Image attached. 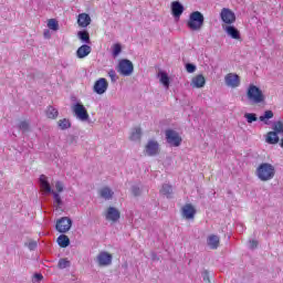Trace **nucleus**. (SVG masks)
Segmentation results:
<instances>
[{"instance_id": "7", "label": "nucleus", "mask_w": 283, "mask_h": 283, "mask_svg": "<svg viewBox=\"0 0 283 283\" xmlns=\"http://www.w3.org/2000/svg\"><path fill=\"white\" fill-rule=\"evenodd\" d=\"M55 229L59 231V233H67V231L72 229V220L70 217L60 218L56 221Z\"/></svg>"}, {"instance_id": "1", "label": "nucleus", "mask_w": 283, "mask_h": 283, "mask_svg": "<svg viewBox=\"0 0 283 283\" xmlns=\"http://www.w3.org/2000/svg\"><path fill=\"white\" fill-rule=\"evenodd\" d=\"M256 176L262 182L273 180L275 178V167L269 163H263L256 168Z\"/></svg>"}, {"instance_id": "31", "label": "nucleus", "mask_w": 283, "mask_h": 283, "mask_svg": "<svg viewBox=\"0 0 283 283\" xmlns=\"http://www.w3.org/2000/svg\"><path fill=\"white\" fill-rule=\"evenodd\" d=\"M57 125L62 130L70 129V127H72V123L67 118L60 119Z\"/></svg>"}, {"instance_id": "11", "label": "nucleus", "mask_w": 283, "mask_h": 283, "mask_svg": "<svg viewBox=\"0 0 283 283\" xmlns=\"http://www.w3.org/2000/svg\"><path fill=\"white\" fill-rule=\"evenodd\" d=\"M105 218L111 222H118L120 220V211L114 207H108Z\"/></svg>"}, {"instance_id": "2", "label": "nucleus", "mask_w": 283, "mask_h": 283, "mask_svg": "<svg viewBox=\"0 0 283 283\" xmlns=\"http://www.w3.org/2000/svg\"><path fill=\"white\" fill-rule=\"evenodd\" d=\"M187 25L189 30H192L193 32L202 30V27L205 25V14H202V12L200 11H195L190 13Z\"/></svg>"}, {"instance_id": "24", "label": "nucleus", "mask_w": 283, "mask_h": 283, "mask_svg": "<svg viewBox=\"0 0 283 283\" xmlns=\"http://www.w3.org/2000/svg\"><path fill=\"white\" fill-rule=\"evenodd\" d=\"M161 196H166L167 198H171V193H174V188L171 185L164 184L160 189Z\"/></svg>"}, {"instance_id": "14", "label": "nucleus", "mask_w": 283, "mask_h": 283, "mask_svg": "<svg viewBox=\"0 0 283 283\" xmlns=\"http://www.w3.org/2000/svg\"><path fill=\"white\" fill-rule=\"evenodd\" d=\"M224 81L228 87H240V75L238 74L230 73L226 75Z\"/></svg>"}, {"instance_id": "46", "label": "nucleus", "mask_w": 283, "mask_h": 283, "mask_svg": "<svg viewBox=\"0 0 283 283\" xmlns=\"http://www.w3.org/2000/svg\"><path fill=\"white\" fill-rule=\"evenodd\" d=\"M43 280V274L41 273H35L33 275V282H41Z\"/></svg>"}, {"instance_id": "43", "label": "nucleus", "mask_w": 283, "mask_h": 283, "mask_svg": "<svg viewBox=\"0 0 283 283\" xmlns=\"http://www.w3.org/2000/svg\"><path fill=\"white\" fill-rule=\"evenodd\" d=\"M186 70L188 72V74H193V72H196V65L192 63H187L186 64Z\"/></svg>"}, {"instance_id": "4", "label": "nucleus", "mask_w": 283, "mask_h": 283, "mask_svg": "<svg viewBox=\"0 0 283 283\" xmlns=\"http://www.w3.org/2000/svg\"><path fill=\"white\" fill-rule=\"evenodd\" d=\"M166 143L170 145V147H180L182 145V137H180V134L174 129H167L166 130Z\"/></svg>"}, {"instance_id": "13", "label": "nucleus", "mask_w": 283, "mask_h": 283, "mask_svg": "<svg viewBox=\"0 0 283 283\" xmlns=\"http://www.w3.org/2000/svg\"><path fill=\"white\" fill-rule=\"evenodd\" d=\"M182 12H185V6L180 3V1H174L171 2V14L176 19H180L182 17Z\"/></svg>"}, {"instance_id": "44", "label": "nucleus", "mask_w": 283, "mask_h": 283, "mask_svg": "<svg viewBox=\"0 0 283 283\" xmlns=\"http://www.w3.org/2000/svg\"><path fill=\"white\" fill-rule=\"evenodd\" d=\"M201 276H202L203 282H206V283H211V279L209 277V271L205 270V271L201 273Z\"/></svg>"}, {"instance_id": "20", "label": "nucleus", "mask_w": 283, "mask_h": 283, "mask_svg": "<svg viewBox=\"0 0 283 283\" xmlns=\"http://www.w3.org/2000/svg\"><path fill=\"white\" fill-rule=\"evenodd\" d=\"M40 187L45 193H52V186H50V181H48V177L45 175L40 176Z\"/></svg>"}, {"instance_id": "25", "label": "nucleus", "mask_w": 283, "mask_h": 283, "mask_svg": "<svg viewBox=\"0 0 283 283\" xmlns=\"http://www.w3.org/2000/svg\"><path fill=\"white\" fill-rule=\"evenodd\" d=\"M77 39H80L82 43H92V41L90 40V32H87V30L78 31Z\"/></svg>"}, {"instance_id": "16", "label": "nucleus", "mask_w": 283, "mask_h": 283, "mask_svg": "<svg viewBox=\"0 0 283 283\" xmlns=\"http://www.w3.org/2000/svg\"><path fill=\"white\" fill-rule=\"evenodd\" d=\"M92 54V46L87 44L81 45L76 51L77 59H85V56H90Z\"/></svg>"}, {"instance_id": "41", "label": "nucleus", "mask_w": 283, "mask_h": 283, "mask_svg": "<svg viewBox=\"0 0 283 283\" xmlns=\"http://www.w3.org/2000/svg\"><path fill=\"white\" fill-rule=\"evenodd\" d=\"M66 140L69 145H76L78 143V136L69 135Z\"/></svg>"}, {"instance_id": "49", "label": "nucleus", "mask_w": 283, "mask_h": 283, "mask_svg": "<svg viewBox=\"0 0 283 283\" xmlns=\"http://www.w3.org/2000/svg\"><path fill=\"white\" fill-rule=\"evenodd\" d=\"M127 266H128L127 263L123 264V269H127Z\"/></svg>"}, {"instance_id": "23", "label": "nucleus", "mask_w": 283, "mask_h": 283, "mask_svg": "<svg viewBox=\"0 0 283 283\" xmlns=\"http://www.w3.org/2000/svg\"><path fill=\"white\" fill-rule=\"evenodd\" d=\"M57 244L61 247V249H67V247H70V237L66 234H61L57 237Z\"/></svg>"}, {"instance_id": "48", "label": "nucleus", "mask_w": 283, "mask_h": 283, "mask_svg": "<svg viewBox=\"0 0 283 283\" xmlns=\"http://www.w3.org/2000/svg\"><path fill=\"white\" fill-rule=\"evenodd\" d=\"M44 36H45V39H50V31L49 30L44 31Z\"/></svg>"}, {"instance_id": "28", "label": "nucleus", "mask_w": 283, "mask_h": 283, "mask_svg": "<svg viewBox=\"0 0 283 283\" xmlns=\"http://www.w3.org/2000/svg\"><path fill=\"white\" fill-rule=\"evenodd\" d=\"M272 129H273L272 132L276 135L283 134V122L282 120L273 122Z\"/></svg>"}, {"instance_id": "6", "label": "nucleus", "mask_w": 283, "mask_h": 283, "mask_svg": "<svg viewBox=\"0 0 283 283\" xmlns=\"http://www.w3.org/2000/svg\"><path fill=\"white\" fill-rule=\"evenodd\" d=\"M72 111L75 114L78 120L85 123V120H90V114L87 113V108L81 103H76L72 106Z\"/></svg>"}, {"instance_id": "3", "label": "nucleus", "mask_w": 283, "mask_h": 283, "mask_svg": "<svg viewBox=\"0 0 283 283\" xmlns=\"http://www.w3.org/2000/svg\"><path fill=\"white\" fill-rule=\"evenodd\" d=\"M247 97H248V101H250V103H252L254 105L264 103V99H265L264 93L262 92V90H260V87H258L253 84H251L248 87Z\"/></svg>"}, {"instance_id": "5", "label": "nucleus", "mask_w": 283, "mask_h": 283, "mask_svg": "<svg viewBox=\"0 0 283 283\" xmlns=\"http://www.w3.org/2000/svg\"><path fill=\"white\" fill-rule=\"evenodd\" d=\"M117 71L122 76H132V74H134V63L127 59L120 60L117 65Z\"/></svg>"}, {"instance_id": "40", "label": "nucleus", "mask_w": 283, "mask_h": 283, "mask_svg": "<svg viewBox=\"0 0 283 283\" xmlns=\"http://www.w3.org/2000/svg\"><path fill=\"white\" fill-rule=\"evenodd\" d=\"M108 76H109L112 83H116L118 81V75H116V71L114 69H111L108 71Z\"/></svg>"}, {"instance_id": "35", "label": "nucleus", "mask_w": 283, "mask_h": 283, "mask_svg": "<svg viewBox=\"0 0 283 283\" xmlns=\"http://www.w3.org/2000/svg\"><path fill=\"white\" fill-rule=\"evenodd\" d=\"M244 118H247V123H255L258 120V115L255 113H245Z\"/></svg>"}, {"instance_id": "19", "label": "nucleus", "mask_w": 283, "mask_h": 283, "mask_svg": "<svg viewBox=\"0 0 283 283\" xmlns=\"http://www.w3.org/2000/svg\"><path fill=\"white\" fill-rule=\"evenodd\" d=\"M207 244L209 249L216 250L218 247H220V237L216 234H211L207 239Z\"/></svg>"}, {"instance_id": "47", "label": "nucleus", "mask_w": 283, "mask_h": 283, "mask_svg": "<svg viewBox=\"0 0 283 283\" xmlns=\"http://www.w3.org/2000/svg\"><path fill=\"white\" fill-rule=\"evenodd\" d=\"M55 189L59 191V193H61L63 191V182L56 181Z\"/></svg>"}, {"instance_id": "8", "label": "nucleus", "mask_w": 283, "mask_h": 283, "mask_svg": "<svg viewBox=\"0 0 283 283\" xmlns=\"http://www.w3.org/2000/svg\"><path fill=\"white\" fill-rule=\"evenodd\" d=\"M145 151L147 156H158V154H160V144H158V142L150 139L148 140L146 147H145Z\"/></svg>"}, {"instance_id": "34", "label": "nucleus", "mask_w": 283, "mask_h": 283, "mask_svg": "<svg viewBox=\"0 0 283 283\" xmlns=\"http://www.w3.org/2000/svg\"><path fill=\"white\" fill-rule=\"evenodd\" d=\"M48 28L49 30H53V32H56L59 30V21H56V19H50L48 21Z\"/></svg>"}, {"instance_id": "15", "label": "nucleus", "mask_w": 283, "mask_h": 283, "mask_svg": "<svg viewBox=\"0 0 283 283\" xmlns=\"http://www.w3.org/2000/svg\"><path fill=\"white\" fill-rule=\"evenodd\" d=\"M181 211H182V216H184V218H186V220H193V218L196 217V208H193V206L191 203L185 205L182 207Z\"/></svg>"}, {"instance_id": "12", "label": "nucleus", "mask_w": 283, "mask_h": 283, "mask_svg": "<svg viewBox=\"0 0 283 283\" xmlns=\"http://www.w3.org/2000/svg\"><path fill=\"white\" fill-rule=\"evenodd\" d=\"M113 256L108 252H101L97 255L98 266H109L112 264Z\"/></svg>"}, {"instance_id": "42", "label": "nucleus", "mask_w": 283, "mask_h": 283, "mask_svg": "<svg viewBox=\"0 0 283 283\" xmlns=\"http://www.w3.org/2000/svg\"><path fill=\"white\" fill-rule=\"evenodd\" d=\"M25 247H28L29 251H36V247H39V244L36 243V241H31L29 243H25Z\"/></svg>"}, {"instance_id": "10", "label": "nucleus", "mask_w": 283, "mask_h": 283, "mask_svg": "<svg viewBox=\"0 0 283 283\" xmlns=\"http://www.w3.org/2000/svg\"><path fill=\"white\" fill-rule=\"evenodd\" d=\"M107 87H109V83L106 78L102 77L95 82L93 86V92H95V94L102 95L105 94V92H107Z\"/></svg>"}, {"instance_id": "33", "label": "nucleus", "mask_w": 283, "mask_h": 283, "mask_svg": "<svg viewBox=\"0 0 283 283\" xmlns=\"http://www.w3.org/2000/svg\"><path fill=\"white\" fill-rule=\"evenodd\" d=\"M72 263L67 259H60L57 263V269H70Z\"/></svg>"}, {"instance_id": "17", "label": "nucleus", "mask_w": 283, "mask_h": 283, "mask_svg": "<svg viewBox=\"0 0 283 283\" xmlns=\"http://www.w3.org/2000/svg\"><path fill=\"white\" fill-rule=\"evenodd\" d=\"M92 23V18L87 13H80L77 18V24L80 28H87Z\"/></svg>"}, {"instance_id": "22", "label": "nucleus", "mask_w": 283, "mask_h": 283, "mask_svg": "<svg viewBox=\"0 0 283 283\" xmlns=\"http://www.w3.org/2000/svg\"><path fill=\"white\" fill-rule=\"evenodd\" d=\"M101 198H104L105 200H112L114 198V191L109 189V187H104L99 191Z\"/></svg>"}, {"instance_id": "36", "label": "nucleus", "mask_w": 283, "mask_h": 283, "mask_svg": "<svg viewBox=\"0 0 283 283\" xmlns=\"http://www.w3.org/2000/svg\"><path fill=\"white\" fill-rule=\"evenodd\" d=\"M143 132L140 128H135L130 134V140H140Z\"/></svg>"}, {"instance_id": "26", "label": "nucleus", "mask_w": 283, "mask_h": 283, "mask_svg": "<svg viewBox=\"0 0 283 283\" xmlns=\"http://www.w3.org/2000/svg\"><path fill=\"white\" fill-rule=\"evenodd\" d=\"M158 76H159V81L160 83H163L164 87H167L169 88V75L165 72V71H160L158 73Z\"/></svg>"}, {"instance_id": "30", "label": "nucleus", "mask_w": 283, "mask_h": 283, "mask_svg": "<svg viewBox=\"0 0 283 283\" xmlns=\"http://www.w3.org/2000/svg\"><path fill=\"white\" fill-rule=\"evenodd\" d=\"M48 118H59V109L54 108V106H49L46 109Z\"/></svg>"}, {"instance_id": "38", "label": "nucleus", "mask_w": 283, "mask_h": 283, "mask_svg": "<svg viewBox=\"0 0 283 283\" xmlns=\"http://www.w3.org/2000/svg\"><path fill=\"white\" fill-rule=\"evenodd\" d=\"M120 52H123V46L120 45V43H116L113 45V56L114 59H116V56H118V54H120Z\"/></svg>"}, {"instance_id": "39", "label": "nucleus", "mask_w": 283, "mask_h": 283, "mask_svg": "<svg viewBox=\"0 0 283 283\" xmlns=\"http://www.w3.org/2000/svg\"><path fill=\"white\" fill-rule=\"evenodd\" d=\"M18 128L21 129V132H30V123L22 120L19 123Z\"/></svg>"}, {"instance_id": "9", "label": "nucleus", "mask_w": 283, "mask_h": 283, "mask_svg": "<svg viewBox=\"0 0 283 283\" xmlns=\"http://www.w3.org/2000/svg\"><path fill=\"white\" fill-rule=\"evenodd\" d=\"M220 18L223 23H227L228 25H231L232 23H235V13L231 11L229 8H223L220 12Z\"/></svg>"}, {"instance_id": "37", "label": "nucleus", "mask_w": 283, "mask_h": 283, "mask_svg": "<svg viewBox=\"0 0 283 283\" xmlns=\"http://www.w3.org/2000/svg\"><path fill=\"white\" fill-rule=\"evenodd\" d=\"M130 191L135 198H138L143 193V189L138 185L132 186Z\"/></svg>"}, {"instance_id": "45", "label": "nucleus", "mask_w": 283, "mask_h": 283, "mask_svg": "<svg viewBox=\"0 0 283 283\" xmlns=\"http://www.w3.org/2000/svg\"><path fill=\"white\" fill-rule=\"evenodd\" d=\"M258 244H259L258 240H250L249 241V249H251L253 251V250H255Z\"/></svg>"}, {"instance_id": "32", "label": "nucleus", "mask_w": 283, "mask_h": 283, "mask_svg": "<svg viewBox=\"0 0 283 283\" xmlns=\"http://www.w3.org/2000/svg\"><path fill=\"white\" fill-rule=\"evenodd\" d=\"M51 193L53 196V200L56 209H59L60 207H63V199H61V195H59V192H55V191H52Z\"/></svg>"}, {"instance_id": "29", "label": "nucleus", "mask_w": 283, "mask_h": 283, "mask_svg": "<svg viewBox=\"0 0 283 283\" xmlns=\"http://www.w3.org/2000/svg\"><path fill=\"white\" fill-rule=\"evenodd\" d=\"M273 116V111H265L264 114L259 117V120H261V123H264L265 125H269L266 120H271Z\"/></svg>"}, {"instance_id": "27", "label": "nucleus", "mask_w": 283, "mask_h": 283, "mask_svg": "<svg viewBox=\"0 0 283 283\" xmlns=\"http://www.w3.org/2000/svg\"><path fill=\"white\" fill-rule=\"evenodd\" d=\"M207 80H205V77L202 75H197L193 80H192V85L193 87H202L203 85H206Z\"/></svg>"}, {"instance_id": "18", "label": "nucleus", "mask_w": 283, "mask_h": 283, "mask_svg": "<svg viewBox=\"0 0 283 283\" xmlns=\"http://www.w3.org/2000/svg\"><path fill=\"white\" fill-rule=\"evenodd\" d=\"M224 32L228 34V36H231V39L240 40V31L234 25H227L224 28Z\"/></svg>"}, {"instance_id": "21", "label": "nucleus", "mask_w": 283, "mask_h": 283, "mask_svg": "<svg viewBox=\"0 0 283 283\" xmlns=\"http://www.w3.org/2000/svg\"><path fill=\"white\" fill-rule=\"evenodd\" d=\"M265 143H268V145H277V143H280V136L271 130L266 134Z\"/></svg>"}]
</instances>
